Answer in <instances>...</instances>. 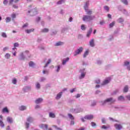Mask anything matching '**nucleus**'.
Listing matches in <instances>:
<instances>
[{"instance_id":"f257e3e1","label":"nucleus","mask_w":130,"mask_h":130,"mask_svg":"<svg viewBox=\"0 0 130 130\" xmlns=\"http://www.w3.org/2000/svg\"><path fill=\"white\" fill-rule=\"evenodd\" d=\"M94 19H95V16L92 15H84L82 18V20L84 22H90L94 20Z\"/></svg>"},{"instance_id":"f03ea898","label":"nucleus","mask_w":130,"mask_h":130,"mask_svg":"<svg viewBox=\"0 0 130 130\" xmlns=\"http://www.w3.org/2000/svg\"><path fill=\"white\" fill-rule=\"evenodd\" d=\"M28 14H30V16H35V15H37L38 14L37 8H36L30 10H28Z\"/></svg>"},{"instance_id":"7ed1b4c3","label":"nucleus","mask_w":130,"mask_h":130,"mask_svg":"<svg viewBox=\"0 0 130 130\" xmlns=\"http://www.w3.org/2000/svg\"><path fill=\"white\" fill-rule=\"evenodd\" d=\"M93 118H94V116H93V115H86L85 116L84 118H81V120L83 122H85V119L91 120V119H93Z\"/></svg>"},{"instance_id":"20e7f679","label":"nucleus","mask_w":130,"mask_h":130,"mask_svg":"<svg viewBox=\"0 0 130 130\" xmlns=\"http://www.w3.org/2000/svg\"><path fill=\"white\" fill-rule=\"evenodd\" d=\"M107 102H112L113 103V102H115V100H113L112 98L107 99L105 101L101 103V105H104Z\"/></svg>"},{"instance_id":"39448f33","label":"nucleus","mask_w":130,"mask_h":130,"mask_svg":"<svg viewBox=\"0 0 130 130\" xmlns=\"http://www.w3.org/2000/svg\"><path fill=\"white\" fill-rule=\"evenodd\" d=\"M83 52V47H80L75 51V54H74V56L78 55V54H80V53H81V52Z\"/></svg>"},{"instance_id":"423d86ee","label":"nucleus","mask_w":130,"mask_h":130,"mask_svg":"<svg viewBox=\"0 0 130 130\" xmlns=\"http://www.w3.org/2000/svg\"><path fill=\"white\" fill-rule=\"evenodd\" d=\"M7 121H8L9 123H13V122H14V119H13L12 117L9 116L7 118Z\"/></svg>"},{"instance_id":"0eeeda50","label":"nucleus","mask_w":130,"mask_h":130,"mask_svg":"<svg viewBox=\"0 0 130 130\" xmlns=\"http://www.w3.org/2000/svg\"><path fill=\"white\" fill-rule=\"evenodd\" d=\"M40 127L41 128H42V129H48V125L45 124H42L40 125Z\"/></svg>"},{"instance_id":"6e6552de","label":"nucleus","mask_w":130,"mask_h":130,"mask_svg":"<svg viewBox=\"0 0 130 130\" xmlns=\"http://www.w3.org/2000/svg\"><path fill=\"white\" fill-rule=\"evenodd\" d=\"M114 126H115L116 129L120 130V129H121V128H122V126L119 124H115L114 125Z\"/></svg>"},{"instance_id":"1a4fd4ad","label":"nucleus","mask_w":130,"mask_h":130,"mask_svg":"<svg viewBox=\"0 0 130 130\" xmlns=\"http://www.w3.org/2000/svg\"><path fill=\"white\" fill-rule=\"evenodd\" d=\"M84 9L85 11H88V9H89V2H87L84 7Z\"/></svg>"},{"instance_id":"9d476101","label":"nucleus","mask_w":130,"mask_h":130,"mask_svg":"<svg viewBox=\"0 0 130 130\" xmlns=\"http://www.w3.org/2000/svg\"><path fill=\"white\" fill-rule=\"evenodd\" d=\"M42 101H43V99L42 98H39L36 100L35 103H36V104H39V103H41Z\"/></svg>"},{"instance_id":"9b49d317","label":"nucleus","mask_w":130,"mask_h":130,"mask_svg":"<svg viewBox=\"0 0 130 130\" xmlns=\"http://www.w3.org/2000/svg\"><path fill=\"white\" fill-rule=\"evenodd\" d=\"M2 112H3V113H9V109H8V108L7 107H5L3 109Z\"/></svg>"},{"instance_id":"f8f14e48","label":"nucleus","mask_w":130,"mask_h":130,"mask_svg":"<svg viewBox=\"0 0 130 130\" xmlns=\"http://www.w3.org/2000/svg\"><path fill=\"white\" fill-rule=\"evenodd\" d=\"M92 32H93V28H90L86 35L87 37H90V36L91 35V33H92Z\"/></svg>"},{"instance_id":"ddd939ff","label":"nucleus","mask_w":130,"mask_h":130,"mask_svg":"<svg viewBox=\"0 0 130 130\" xmlns=\"http://www.w3.org/2000/svg\"><path fill=\"white\" fill-rule=\"evenodd\" d=\"M123 91L124 93H127V92H128V86L127 85L124 86Z\"/></svg>"},{"instance_id":"4468645a","label":"nucleus","mask_w":130,"mask_h":130,"mask_svg":"<svg viewBox=\"0 0 130 130\" xmlns=\"http://www.w3.org/2000/svg\"><path fill=\"white\" fill-rule=\"evenodd\" d=\"M89 45L91 47H94L95 46V44L94 43V39H92L90 42H89Z\"/></svg>"},{"instance_id":"2eb2a0df","label":"nucleus","mask_w":130,"mask_h":130,"mask_svg":"<svg viewBox=\"0 0 130 130\" xmlns=\"http://www.w3.org/2000/svg\"><path fill=\"white\" fill-rule=\"evenodd\" d=\"M27 109V107L25 106H21L19 107V110H21V111H23L24 110H26Z\"/></svg>"},{"instance_id":"dca6fc26","label":"nucleus","mask_w":130,"mask_h":130,"mask_svg":"<svg viewBox=\"0 0 130 130\" xmlns=\"http://www.w3.org/2000/svg\"><path fill=\"white\" fill-rule=\"evenodd\" d=\"M64 44L62 42H58L55 44V46H60V45H63Z\"/></svg>"},{"instance_id":"f3484780","label":"nucleus","mask_w":130,"mask_h":130,"mask_svg":"<svg viewBox=\"0 0 130 130\" xmlns=\"http://www.w3.org/2000/svg\"><path fill=\"white\" fill-rule=\"evenodd\" d=\"M87 15H89V16H91V15L92 14L93 11L91 10H86L85 11Z\"/></svg>"},{"instance_id":"a211bd4d","label":"nucleus","mask_w":130,"mask_h":130,"mask_svg":"<svg viewBox=\"0 0 130 130\" xmlns=\"http://www.w3.org/2000/svg\"><path fill=\"white\" fill-rule=\"evenodd\" d=\"M34 31V28L25 30V32H26V33H27V34H29L31 33V32H33Z\"/></svg>"},{"instance_id":"6ab92c4d","label":"nucleus","mask_w":130,"mask_h":130,"mask_svg":"<svg viewBox=\"0 0 130 130\" xmlns=\"http://www.w3.org/2000/svg\"><path fill=\"white\" fill-rule=\"evenodd\" d=\"M61 94H62V92H59L58 94H57V96L56 97V99L57 100H58V99H60V97H61Z\"/></svg>"},{"instance_id":"aec40b11","label":"nucleus","mask_w":130,"mask_h":130,"mask_svg":"<svg viewBox=\"0 0 130 130\" xmlns=\"http://www.w3.org/2000/svg\"><path fill=\"white\" fill-rule=\"evenodd\" d=\"M110 82V79L109 80H105L102 85H106L107 84H108Z\"/></svg>"},{"instance_id":"412c9836","label":"nucleus","mask_w":130,"mask_h":130,"mask_svg":"<svg viewBox=\"0 0 130 130\" xmlns=\"http://www.w3.org/2000/svg\"><path fill=\"white\" fill-rule=\"evenodd\" d=\"M48 31H49L48 28H44L43 29L41 30V32H42V33H47Z\"/></svg>"},{"instance_id":"4be33fe9","label":"nucleus","mask_w":130,"mask_h":130,"mask_svg":"<svg viewBox=\"0 0 130 130\" xmlns=\"http://www.w3.org/2000/svg\"><path fill=\"white\" fill-rule=\"evenodd\" d=\"M118 100H119V101H124V98L123 97V96L121 95L118 98Z\"/></svg>"},{"instance_id":"5701e85b","label":"nucleus","mask_w":130,"mask_h":130,"mask_svg":"<svg viewBox=\"0 0 130 130\" xmlns=\"http://www.w3.org/2000/svg\"><path fill=\"white\" fill-rule=\"evenodd\" d=\"M49 116L52 118H54L55 117V115L54 114V113L51 112L49 113Z\"/></svg>"},{"instance_id":"b1692460","label":"nucleus","mask_w":130,"mask_h":130,"mask_svg":"<svg viewBox=\"0 0 130 130\" xmlns=\"http://www.w3.org/2000/svg\"><path fill=\"white\" fill-rule=\"evenodd\" d=\"M27 121H28V122H32V121H33V118L31 117H28L27 118Z\"/></svg>"},{"instance_id":"393cba45","label":"nucleus","mask_w":130,"mask_h":130,"mask_svg":"<svg viewBox=\"0 0 130 130\" xmlns=\"http://www.w3.org/2000/svg\"><path fill=\"white\" fill-rule=\"evenodd\" d=\"M70 58L67 57L66 60H63L62 64H66L67 61H69Z\"/></svg>"},{"instance_id":"a878e982","label":"nucleus","mask_w":130,"mask_h":130,"mask_svg":"<svg viewBox=\"0 0 130 130\" xmlns=\"http://www.w3.org/2000/svg\"><path fill=\"white\" fill-rule=\"evenodd\" d=\"M68 116L69 118L71 119V120H74V119H75V118H74V116H73L72 114H68Z\"/></svg>"},{"instance_id":"bb28decb","label":"nucleus","mask_w":130,"mask_h":130,"mask_svg":"<svg viewBox=\"0 0 130 130\" xmlns=\"http://www.w3.org/2000/svg\"><path fill=\"white\" fill-rule=\"evenodd\" d=\"M51 62V59H49L48 62L46 63L44 68H46L47 67H48V64Z\"/></svg>"},{"instance_id":"cd10ccee","label":"nucleus","mask_w":130,"mask_h":130,"mask_svg":"<svg viewBox=\"0 0 130 130\" xmlns=\"http://www.w3.org/2000/svg\"><path fill=\"white\" fill-rule=\"evenodd\" d=\"M0 126L1 127H5V123H4V122L0 120Z\"/></svg>"},{"instance_id":"c85d7f7f","label":"nucleus","mask_w":130,"mask_h":130,"mask_svg":"<svg viewBox=\"0 0 130 130\" xmlns=\"http://www.w3.org/2000/svg\"><path fill=\"white\" fill-rule=\"evenodd\" d=\"M29 67H34V66H35V64L34 63V62L33 61H31L29 63Z\"/></svg>"},{"instance_id":"c756f323","label":"nucleus","mask_w":130,"mask_h":130,"mask_svg":"<svg viewBox=\"0 0 130 130\" xmlns=\"http://www.w3.org/2000/svg\"><path fill=\"white\" fill-rule=\"evenodd\" d=\"M89 54V50H86L83 55V57H86L87 55Z\"/></svg>"},{"instance_id":"7c9ffc66","label":"nucleus","mask_w":130,"mask_h":130,"mask_svg":"<svg viewBox=\"0 0 130 130\" xmlns=\"http://www.w3.org/2000/svg\"><path fill=\"white\" fill-rule=\"evenodd\" d=\"M109 127H110V126H106V125H103L102 126L101 128L104 129H107V128H109Z\"/></svg>"},{"instance_id":"2f4dec72","label":"nucleus","mask_w":130,"mask_h":130,"mask_svg":"<svg viewBox=\"0 0 130 130\" xmlns=\"http://www.w3.org/2000/svg\"><path fill=\"white\" fill-rule=\"evenodd\" d=\"M121 2H122V3H123V4H124V5H128V2H127V0H121Z\"/></svg>"},{"instance_id":"473e14b6","label":"nucleus","mask_w":130,"mask_h":130,"mask_svg":"<svg viewBox=\"0 0 130 130\" xmlns=\"http://www.w3.org/2000/svg\"><path fill=\"white\" fill-rule=\"evenodd\" d=\"M64 3V0H60L57 3V5H61V4Z\"/></svg>"},{"instance_id":"72a5a7b5","label":"nucleus","mask_w":130,"mask_h":130,"mask_svg":"<svg viewBox=\"0 0 130 130\" xmlns=\"http://www.w3.org/2000/svg\"><path fill=\"white\" fill-rule=\"evenodd\" d=\"M85 76H86V73H82L80 79H83V78L85 77Z\"/></svg>"},{"instance_id":"f704fd0d","label":"nucleus","mask_w":130,"mask_h":130,"mask_svg":"<svg viewBox=\"0 0 130 130\" xmlns=\"http://www.w3.org/2000/svg\"><path fill=\"white\" fill-rule=\"evenodd\" d=\"M114 25H115V22L113 21L110 24V25H109L110 28H112V27H113V26H114Z\"/></svg>"},{"instance_id":"c9c22d12","label":"nucleus","mask_w":130,"mask_h":130,"mask_svg":"<svg viewBox=\"0 0 130 130\" xmlns=\"http://www.w3.org/2000/svg\"><path fill=\"white\" fill-rule=\"evenodd\" d=\"M118 23H122V22H123V19H122V18H119L118 20H117Z\"/></svg>"},{"instance_id":"e433bc0d","label":"nucleus","mask_w":130,"mask_h":130,"mask_svg":"<svg viewBox=\"0 0 130 130\" xmlns=\"http://www.w3.org/2000/svg\"><path fill=\"white\" fill-rule=\"evenodd\" d=\"M5 57L7 59L10 58L11 57V54H10L9 53H6V54L5 55Z\"/></svg>"},{"instance_id":"4c0bfd02","label":"nucleus","mask_w":130,"mask_h":130,"mask_svg":"<svg viewBox=\"0 0 130 130\" xmlns=\"http://www.w3.org/2000/svg\"><path fill=\"white\" fill-rule=\"evenodd\" d=\"M6 23H9V22H11V18L8 17L6 18Z\"/></svg>"},{"instance_id":"58836bf2","label":"nucleus","mask_w":130,"mask_h":130,"mask_svg":"<svg viewBox=\"0 0 130 130\" xmlns=\"http://www.w3.org/2000/svg\"><path fill=\"white\" fill-rule=\"evenodd\" d=\"M2 37H4V38H7V34H6V32H3L2 34Z\"/></svg>"},{"instance_id":"ea45409f","label":"nucleus","mask_w":130,"mask_h":130,"mask_svg":"<svg viewBox=\"0 0 130 130\" xmlns=\"http://www.w3.org/2000/svg\"><path fill=\"white\" fill-rule=\"evenodd\" d=\"M104 8L105 10L106 11L109 12V7H108V6H104Z\"/></svg>"},{"instance_id":"a19ab883","label":"nucleus","mask_w":130,"mask_h":130,"mask_svg":"<svg viewBox=\"0 0 130 130\" xmlns=\"http://www.w3.org/2000/svg\"><path fill=\"white\" fill-rule=\"evenodd\" d=\"M12 83L14 85H16L17 84V79H16V78L13 79V80H12Z\"/></svg>"},{"instance_id":"79ce46f5","label":"nucleus","mask_w":130,"mask_h":130,"mask_svg":"<svg viewBox=\"0 0 130 130\" xmlns=\"http://www.w3.org/2000/svg\"><path fill=\"white\" fill-rule=\"evenodd\" d=\"M81 29L83 30V31H85V30H86V27H85V25L82 24L81 25Z\"/></svg>"},{"instance_id":"37998d69","label":"nucleus","mask_w":130,"mask_h":130,"mask_svg":"<svg viewBox=\"0 0 130 130\" xmlns=\"http://www.w3.org/2000/svg\"><path fill=\"white\" fill-rule=\"evenodd\" d=\"M20 59L21 60H23V59H24V54H23V53H22L21 54H20Z\"/></svg>"},{"instance_id":"c03bdc74","label":"nucleus","mask_w":130,"mask_h":130,"mask_svg":"<svg viewBox=\"0 0 130 130\" xmlns=\"http://www.w3.org/2000/svg\"><path fill=\"white\" fill-rule=\"evenodd\" d=\"M128 64H129V62H128L127 61H125L124 62V66H128Z\"/></svg>"},{"instance_id":"a18cd8bd","label":"nucleus","mask_w":130,"mask_h":130,"mask_svg":"<svg viewBox=\"0 0 130 130\" xmlns=\"http://www.w3.org/2000/svg\"><path fill=\"white\" fill-rule=\"evenodd\" d=\"M29 125H30V124H29V123H28V122L25 123V127H26V128H29Z\"/></svg>"},{"instance_id":"49530a36","label":"nucleus","mask_w":130,"mask_h":130,"mask_svg":"<svg viewBox=\"0 0 130 130\" xmlns=\"http://www.w3.org/2000/svg\"><path fill=\"white\" fill-rule=\"evenodd\" d=\"M36 87L37 88V89H40V84H39V83L38 82L37 83Z\"/></svg>"},{"instance_id":"de8ad7c7","label":"nucleus","mask_w":130,"mask_h":130,"mask_svg":"<svg viewBox=\"0 0 130 130\" xmlns=\"http://www.w3.org/2000/svg\"><path fill=\"white\" fill-rule=\"evenodd\" d=\"M14 47H19V43H15L14 44Z\"/></svg>"},{"instance_id":"09e8293b","label":"nucleus","mask_w":130,"mask_h":130,"mask_svg":"<svg viewBox=\"0 0 130 130\" xmlns=\"http://www.w3.org/2000/svg\"><path fill=\"white\" fill-rule=\"evenodd\" d=\"M28 24L27 23H25L24 24H23V25L22 26V28H26V27H28Z\"/></svg>"},{"instance_id":"8fccbe9b","label":"nucleus","mask_w":130,"mask_h":130,"mask_svg":"<svg viewBox=\"0 0 130 130\" xmlns=\"http://www.w3.org/2000/svg\"><path fill=\"white\" fill-rule=\"evenodd\" d=\"M91 124L92 126H95L96 125V123L94 122H91Z\"/></svg>"},{"instance_id":"3c124183","label":"nucleus","mask_w":130,"mask_h":130,"mask_svg":"<svg viewBox=\"0 0 130 130\" xmlns=\"http://www.w3.org/2000/svg\"><path fill=\"white\" fill-rule=\"evenodd\" d=\"M11 17L12 18V19H15V18H16V14H12L11 15Z\"/></svg>"},{"instance_id":"603ef678","label":"nucleus","mask_w":130,"mask_h":130,"mask_svg":"<svg viewBox=\"0 0 130 130\" xmlns=\"http://www.w3.org/2000/svg\"><path fill=\"white\" fill-rule=\"evenodd\" d=\"M76 91V88H73V89L70 90L71 93H74Z\"/></svg>"},{"instance_id":"864d4df0","label":"nucleus","mask_w":130,"mask_h":130,"mask_svg":"<svg viewBox=\"0 0 130 130\" xmlns=\"http://www.w3.org/2000/svg\"><path fill=\"white\" fill-rule=\"evenodd\" d=\"M95 83L96 84H100V80L98 79V80H95Z\"/></svg>"},{"instance_id":"5fc2aeb1","label":"nucleus","mask_w":130,"mask_h":130,"mask_svg":"<svg viewBox=\"0 0 130 130\" xmlns=\"http://www.w3.org/2000/svg\"><path fill=\"white\" fill-rule=\"evenodd\" d=\"M59 70H60V66H58L57 67V69L56 70V72H59Z\"/></svg>"},{"instance_id":"6e6d98bb","label":"nucleus","mask_w":130,"mask_h":130,"mask_svg":"<svg viewBox=\"0 0 130 130\" xmlns=\"http://www.w3.org/2000/svg\"><path fill=\"white\" fill-rule=\"evenodd\" d=\"M3 4L4 5H7V4H8V0H4Z\"/></svg>"},{"instance_id":"4d7b16f0","label":"nucleus","mask_w":130,"mask_h":130,"mask_svg":"<svg viewBox=\"0 0 130 130\" xmlns=\"http://www.w3.org/2000/svg\"><path fill=\"white\" fill-rule=\"evenodd\" d=\"M8 49H9V48H8L7 47H5L3 48V51H6V50H8Z\"/></svg>"},{"instance_id":"13d9d810","label":"nucleus","mask_w":130,"mask_h":130,"mask_svg":"<svg viewBox=\"0 0 130 130\" xmlns=\"http://www.w3.org/2000/svg\"><path fill=\"white\" fill-rule=\"evenodd\" d=\"M43 73L44 74H48V71H45V70H43Z\"/></svg>"},{"instance_id":"bf43d9fd","label":"nucleus","mask_w":130,"mask_h":130,"mask_svg":"<svg viewBox=\"0 0 130 130\" xmlns=\"http://www.w3.org/2000/svg\"><path fill=\"white\" fill-rule=\"evenodd\" d=\"M15 0H10V2H9V4L10 5H12V4H13V3H14Z\"/></svg>"},{"instance_id":"052dcab7","label":"nucleus","mask_w":130,"mask_h":130,"mask_svg":"<svg viewBox=\"0 0 130 130\" xmlns=\"http://www.w3.org/2000/svg\"><path fill=\"white\" fill-rule=\"evenodd\" d=\"M81 97V94H77V95L76 96V98H80Z\"/></svg>"},{"instance_id":"680f3d73","label":"nucleus","mask_w":130,"mask_h":130,"mask_svg":"<svg viewBox=\"0 0 130 130\" xmlns=\"http://www.w3.org/2000/svg\"><path fill=\"white\" fill-rule=\"evenodd\" d=\"M41 18L40 17H38L37 18V19H36V21L37 22H39V21H40V20H41Z\"/></svg>"},{"instance_id":"e2e57ef3","label":"nucleus","mask_w":130,"mask_h":130,"mask_svg":"<svg viewBox=\"0 0 130 130\" xmlns=\"http://www.w3.org/2000/svg\"><path fill=\"white\" fill-rule=\"evenodd\" d=\"M102 122L103 123H105V119L103 118L102 119Z\"/></svg>"},{"instance_id":"0e129e2a","label":"nucleus","mask_w":130,"mask_h":130,"mask_svg":"<svg viewBox=\"0 0 130 130\" xmlns=\"http://www.w3.org/2000/svg\"><path fill=\"white\" fill-rule=\"evenodd\" d=\"M13 7L14 8V9H18V6L14 5H13Z\"/></svg>"},{"instance_id":"69168bd1","label":"nucleus","mask_w":130,"mask_h":130,"mask_svg":"<svg viewBox=\"0 0 130 130\" xmlns=\"http://www.w3.org/2000/svg\"><path fill=\"white\" fill-rule=\"evenodd\" d=\"M69 22H72L73 21V17H70L69 20Z\"/></svg>"},{"instance_id":"338daca9","label":"nucleus","mask_w":130,"mask_h":130,"mask_svg":"<svg viewBox=\"0 0 130 130\" xmlns=\"http://www.w3.org/2000/svg\"><path fill=\"white\" fill-rule=\"evenodd\" d=\"M127 99H128V100L130 101V95H127L126 96Z\"/></svg>"},{"instance_id":"774afa93","label":"nucleus","mask_w":130,"mask_h":130,"mask_svg":"<svg viewBox=\"0 0 130 130\" xmlns=\"http://www.w3.org/2000/svg\"><path fill=\"white\" fill-rule=\"evenodd\" d=\"M6 130H11V128H10V126H7Z\"/></svg>"}]
</instances>
